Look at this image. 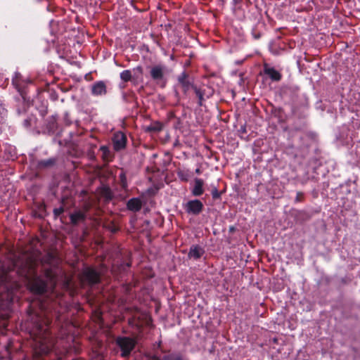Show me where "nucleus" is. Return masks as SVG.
<instances>
[{
  "instance_id": "nucleus-7",
  "label": "nucleus",
  "mask_w": 360,
  "mask_h": 360,
  "mask_svg": "<svg viewBox=\"0 0 360 360\" xmlns=\"http://www.w3.org/2000/svg\"><path fill=\"white\" fill-rule=\"evenodd\" d=\"M112 141L114 150L116 151H120L126 148L127 138L124 133L119 131L113 134Z\"/></svg>"
},
{
  "instance_id": "nucleus-32",
  "label": "nucleus",
  "mask_w": 360,
  "mask_h": 360,
  "mask_svg": "<svg viewBox=\"0 0 360 360\" xmlns=\"http://www.w3.org/2000/svg\"><path fill=\"white\" fill-rule=\"evenodd\" d=\"M304 200V194L302 191H297L295 199V202H301Z\"/></svg>"
},
{
  "instance_id": "nucleus-11",
  "label": "nucleus",
  "mask_w": 360,
  "mask_h": 360,
  "mask_svg": "<svg viewBox=\"0 0 360 360\" xmlns=\"http://www.w3.org/2000/svg\"><path fill=\"white\" fill-rule=\"evenodd\" d=\"M107 93L106 86L104 82L98 81L94 83L91 87V94L94 96H102Z\"/></svg>"
},
{
  "instance_id": "nucleus-3",
  "label": "nucleus",
  "mask_w": 360,
  "mask_h": 360,
  "mask_svg": "<svg viewBox=\"0 0 360 360\" xmlns=\"http://www.w3.org/2000/svg\"><path fill=\"white\" fill-rule=\"evenodd\" d=\"M117 346L120 349L121 356L126 358L130 356L135 348L136 342L134 339L127 336H118L115 339Z\"/></svg>"
},
{
  "instance_id": "nucleus-19",
  "label": "nucleus",
  "mask_w": 360,
  "mask_h": 360,
  "mask_svg": "<svg viewBox=\"0 0 360 360\" xmlns=\"http://www.w3.org/2000/svg\"><path fill=\"white\" fill-rule=\"evenodd\" d=\"M204 253V250L202 248L198 245L192 246L190 248L188 252V257L190 258H194L195 259H200Z\"/></svg>"
},
{
  "instance_id": "nucleus-29",
  "label": "nucleus",
  "mask_w": 360,
  "mask_h": 360,
  "mask_svg": "<svg viewBox=\"0 0 360 360\" xmlns=\"http://www.w3.org/2000/svg\"><path fill=\"white\" fill-rule=\"evenodd\" d=\"M222 192L219 191L217 187H214L212 190V197L214 200L221 199Z\"/></svg>"
},
{
  "instance_id": "nucleus-22",
  "label": "nucleus",
  "mask_w": 360,
  "mask_h": 360,
  "mask_svg": "<svg viewBox=\"0 0 360 360\" xmlns=\"http://www.w3.org/2000/svg\"><path fill=\"white\" fill-rule=\"evenodd\" d=\"M307 128V123L304 120H301L299 122H295L292 124V127L291 129V132L294 131H304Z\"/></svg>"
},
{
  "instance_id": "nucleus-8",
  "label": "nucleus",
  "mask_w": 360,
  "mask_h": 360,
  "mask_svg": "<svg viewBox=\"0 0 360 360\" xmlns=\"http://www.w3.org/2000/svg\"><path fill=\"white\" fill-rule=\"evenodd\" d=\"M148 360H188L187 356L179 352H170L165 353L162 356L153 355Z\"/></svg>"
},
{
  "instance_id": "nucleus-6",
  "label": "nucleus",
  "mask_w": 360,
  "mask_h": 360,
  "mask_svg": "<svg viewBox=\"0 0 360 360\" xmlns=\"http://www.w3.org/2000/svg\"><path fill=\"white\" fill-rule=\"evenodd\" d=\"M184 208L186 213L193 215L200 214L203 209V203L198 199L188 200L185 205Z\"/></svg>"
},
{
  "instance_id": "nucleus-1",
  "label": "nucleus",
  "mask_w": 360,
  "mask_h": 360,
  "mask_svg": "<svg viewBox=\"0 0 360 360\" xmlns=\"http://www.w3.org/2000/svg\"><path fill=\"white\" fill-rule=\"evenodd\" d=\"M37 262L27 258L13 263V269L0 272V311L3 318H8L11 307L17 293L21 288L20 283L13 279L14 274L27 281L29 290L36 295H44L50 292V296L30 303L27 309L28 320L32 324L30 335L34 341L33 360H50L48 354L54 347V340L49 330L52 321H60V316L65 309L62 307L63 296L55 291V278L51 270L46 271L51 287L47 281L37 274Z\"/></svg>"
},
{
  "instance_id": "nucleus-14",
  "label": "nucleus",
  "mask_w": 360,
  "mask_h": 360,
  "mask_svg": "<svg viewBox=\"0 0 360 360\" xmlns=\"http://www.w3.org/2000/svg\"><path fill=\"white\" fill-rule=\"evenodd\" d=\"M142 207V202L138 198H132L127 202V208L128 210L137 212L141 210Z\"/></svg>"
},
{
  "instance_id": "nucleus-17",
  "label": "nucleus",
  "mask_w": 360,
  "mask_h": 360,
  "mask_svg": "<svg viewBox=\"0 0 360 360\" xmlns=\"http://www.w3.org/2000/svg\"><path fill=\"white\" fill-rule=\"evenodd\" d=\"M58 129L57 119L55 116H51L48 118L46 122V130L49 134H53Z\"/></svg>"
},
{
  "instance_id": "nucleus-13",
  "label": "nucleus",
  "mask_w": 360,
  "mask_h": 360,
  "mask_svg": "<svg viewBox=\"0 0 360 360\" xmlns=\"http://www.w3.org/2000/svg\"><path fill=\"white\" fill-rule=\"evenodd\" d=\"M70 222L73 226L77 225L79 222H83L86 219V214L84 211H76L70 215Z\"/></svg>"
},
{
  "instance_id": "nucleus-28",
  "label": "nucleus",
  "mask_w": 360,
  "mask_h": 360,
  "mask_svg": "<svg viewBox=\"0 0 360 360\" xmlns=\"http://www.w3.org/2000/svg\"><path fill=\"white\" fill-rule=\"evenodd\" d=\"M177 175L181 181L185 182L188 181L190 177V175L188 174V172L186 171H179L177 172Z\"/></svg>"
},
{
  "instance_id": "nucleus-21",
  "label": "nucleus",
  "mask_w": 360,
  "mask_h": 360,
  "mask_svg": "<svg viewBox=\"0 0 360 360\" xmlns=\"http://www.w3.org/2000/svg\"><path fill=\"white\" fill-rule=\"evenodd\" d=\"M73 283L71 278L65 277L64 281L63 282V289L65 291L70 292L71 295L73 294L74 292V286Z\"/></svg>"
},
{
  "instance_id": "nucleus-35",
  "label": "nucleus",
  "mask_w": 360,
  "mask_h": 360,
  "mask_svg": "<svg viewBox=\"0 0 360 360\" xmlns=\"http://www.w3.org/2000/svg\"><path fill=\"white\" fill-rule=\"evenodd\" d=\"M26 110H27V108H26V106L25 104H23L22 107V108H18L16 111H17V113L18 115L20 116L24 113L26 112Z\"/></svg>"
},
{
  "instance_id": "nucleus-36",
  "label": "nucleus",
  "mask_w": 360,
  "mask_h": 360,
  "mask_svg": "<svg viewBox=\"0 0 360 360\" xmlns=\"http://www.w3.org/2000/svg\"><path fill=\"white\" fill-rule=\"evenodd\" d=\"M242 0H232V4L233 6H236L241 2Z\"/></svg>"
},
{
  "instance_id": "nucleus-34",
  "label": "nucleus",
  "mask_w": 360,
  "mask_h": 360,
  "mask_svg": "<svg viewBox=\"0 0 360 360\" xmlns=\"http://www.w3.org/2000/svg\"><path fill=\"white\" fill-rule=\"evenodd\" d=\"M73 360H84V359H73ZM91 360H105V359H104V356L102 354L98 353V354H95V356L92 358Z\"/></svg>"
},
{
  "instance_id": "nucleus-24",
  "label": "nucleus",
  "mask_w": 360,
  "mask_h": 360,
  "mask_svg": "<svg viewBox=\"0 0 360 360\" xmlns=\"http://www.w3.org/2000/svg\"><path fill=\"white\" fill-rule=\"evenodd\" d=\"M291 111L292 115L300 120V121L304 120L307 117V115L304 112L301 111L297 106H292Z\"/></svg>"
},
{
  "instance_id": "nucleus-30",
  "label": "nucleus",
  "mask_w": 360,
  "mask_h": 360,
  "mask_svg": "<svg viewBox=\"0 0 360 360\" xmlns=\"http://www.w3.org/2000/svg\"><path fill=\"white\" fill-rule=\"evenodd\" d=\"M65 211L63 205L60 206L58 208H54L53 210V217L55 219H57L60 215H61Z\"/></svg>"
},
{
  "instance_id": "nucleus-23",
  "label": "nucleus",
  "mask_w": 360,
  "mask_h": 360,
  "mask_svg": "<svg viewBox=\"0 0 360 360\" xmlns=\"http://www.w3.org/2000/svg\"><path fill=\"white\" fill-rule=\"evenodd\" d=\"M100 194L108 200H111L113 196L111 189L108 186H102L101 187Z\"/></svg>"
},
{
  "instance_id": "nucleus-31",
  "label": "nucleus",
  "mask_w": 360,
  "mask_h": 360,
  "mask_svg": "<svg viewBox=\"0 0 360 360\" xmlns=\"http://www.w3.org/2000/svg\"><path fill=\"white\" fill-rule=\"evenodd\" d=\"M105 226L107 229H108L112 233H117L119 230V228L113 222H110L108 224L105 225Z\"/></svg>"
},
{
  "instance_id": "nucleus-20",
  "label": "nucleus",
  "mask_w": 360,
  "mask_h": 360,
  "mask_svg": "<svg viewBox=\"0 0 360 360\" xmlns=\"http://www.w3.org/2000/svg\"><path fill=\"white\" fill-rule=\"evenodd\" d=\"M162 129L163 124H162V122L156 121L152 122L149 126H148L146 129V131L157 133L161 131Z\"/></svg>"
},
{
  "instance_id": "nucleus-37",
  "label": "nucleus",
  "mask_w": 360,
  "mask_h": 360,
  "mask_svg": "<svg viewBox=\"0 0 360 360\" xmlns=\"http://www.w3.org/2000/svg\"><path fill=\"white\" fill-rule=\"evenodd\" d=\"M195 173H196L197 174H201V170H200V168H197V169H195Z\"/></svg>"
},
{
  "instance_id": "nucleus-10",
  "label": "nucleus",
  "mask_w": 360,
  "mask_h": 360,
  "mask_svg": "<svg viewBox=\"0 0 360 360\" xmlns=\"http://www.w3.org/2000/svg\"><path fill=\"white\" fill-rule=\"evenodd\" d=\"M264 73L268 75L274 82H279L282 79V75L274 68L269 67L267 64L264 65Z\"/></svg>"
},
{
  "instance_id": "nucleus-5",
  "label": "nucleus",
  "mask_w": 360,
  "mask_h": 360,
  "mask_svg": "<svg viewBox=\"0 0 360 360\" xmlns=\"http://www.w3.org/2000/svg\"><path fill=\"white\" fill-rule=\"evenodd\" d=\"M30 81L23 77V76L18 72H15L12 78V84L15 89L18 91L23 101L25 100L26 91L25 89Z\"/></svg>"
},
{
  "instance_id": "nucleus-25",
  "label": "nucleus",
  "mask_w": 360,
  "mask_h": 360,
  "mask_svg": "<svg viewBox=\"0 0 360 360\" xmlns=\"http://www.w3.org/2000/svg\"><path fill=\"white\" fill-rule=\"evenodd\" d=\"M119 183L122 189L127 190L128 188L127 176L125 172L122 169V172L119 174Z\"/></svg>"
},
{
  "instance_id": "nucleus-40",
  "label": "nucleus",
  "mask_w": 360,
  "mask_h": 360,
  "mask_svg": "<svg viewBox=\"0 0 360 360\" xmlns=\"http://www.w3.org/2000/svg\"><path fill=\"white\" fill-rule=\"evenodd\" d=\"M137 69L139 70V71H141L142 70V68L141 67H138Z\"/></svg>"
},
{
  "instance_id": "nucleus-9",
  "label": "nucleus",
  "mask_w": 360,
  "mask_h": 360,
  "mask_svg": "<svg viewBox=\"0 0 360 360\" xmlns=\"http://www.w3.org/2000/svg\"><path fill=\"white\" fill-rule=\"evenodd\" d=\"M177 81L181 85L184 94H186L191 87L193 89L194 86L190 80L188 74L186 71H184L178 76Z\"/></svg>"
},
{
  "instance_id": "nucleus-2",
  "label": "nucleus",
  "mask_w": 360,
  "mask_h": 360,
  "mask_svg": "<svg viewBox=\"0 0 360 360\" xmlns=\"http://www.w3.org/2000/svg\"><path fill=\"white\" fill-rule=\"evenodd\" d=\"M79 279L82 285L93 286L101 281V274L95 268L86 266L79 274Z\"/></svg>"
},
{
  "instance_id": "nucleus-27",
  "label": "nucleus",
  "mask_w": 360,
  "mask_h": 360,
  "mask_svg": "<svg viewBox=\"0 0 360 360\" xmlns=\"http://www.w3.org/2000/svg\"><path fill=\"white\" fill-rule=\"evenodd\" d=\"M132 75L131 70H125L120 73V78L124 82H127L131 79Z\"/></svg>"
},
{
  "instance_id": "nucleus-12",
  "label": "nucleus",
  "mask_w": 360,
  "mask_h": 360,
  "mask_svg": "<svg viewBox=\"0 0 360 360\" xmlns=\"http://www.w3.org/2000/svg\"><path fill=\"white\" fill-rule=\"evenodd\" d=\"M204 181L200 178L194 179V186L191 190V193L195 197L200 196L204 193Z\"/></svg>"
},
{
  "instance_id": "nucleus-38",
  "label": "nucleus",
  "mask_w": 360,
  "mask_h": 360,
  "mask_svg": "<svg viewBox=\"0 0 360 360\" xmlns=\"http://www.w3.org/2000/svg\"><path fill=\"white\" fill-rule=\"evenodd\" d=\"M134 0H132V1H131V6H132L134 8H136V6L134 5Z\"/></svg>"
},
{
  "instance_id": "nucleus-26",
  "label": "nucleus",
  "mask_w": 360,
  "mask_h": 360,
  "mask_svg": "<svg viewBox=\"0 0 360 360\" xmlns=\"http://www.w3.org/2000/svg\"><path fill=\"white\" fill-rule=\"evenodd\" d=\"M193 89H194V91H195V94L197 96V98H198V105L200 106H202L203 105V101H205L204 99V95H205V93L204 91H202L201 89L197 88V86H193Z\"/></svg>"
},
{
  "instance_id": "nucleus-33",
  "label": "nucleus",
  "mask_w": 360,
  "mask_h": 360,
  "mask_svg": "<svg viewBox=\"0 0 360 360\" xmlns=\"http://www.w3.org/2000/svg\"><path fill=\"white\" fill-rule=\"evenodd\" d=\"M122 98L125 102H130L131 99L134 98V94L132 93L130 95L127 96L126 94H124Z\"/></svg>"
},
{
  "instance_id": "nucleus-16",
  "label": "nucleus",
  "mask_w": 360,
  "mask_h": 360,
  "mask_svg": "<svg viewBox=\"0 0 360 360\" xmlns=\"http://www.w3.org/2000/svg\"><path fill=\"white\" fill-rule=\"evenodd\" d=\"M56 158H51L46 160H41L37 162V168L39 169H48L53 167L56 163Z\"/></svg>"
},
{
  "instance_id": "nucleus-42",
  "label": "nucleus",
  "mask_w": 360,
  "mask_h": 360,
  "mask_svg": "<svg viewBox=\"0 0 360 360\" xmlns=\"http://www.w3.org/2000/svg\"><path fill=\"white\" fill-rule=\"evenodd\" d=\"M64 201H65V199H64V198H63V199H62V203H64Z\"/></svg>"
},
{
  "instance_id": "nucleus-41",
  "label": "nucleus",
  "mask_w": 360,
  "mask_h": 360,
  "mask_svg": "<svg viewBox=\"0 0 360 360\" xmlns=\"http://www.w3.org/2000/svg\"><path fill=\"white\" fill-rule=\"evenodd\" d=\"M127 266H131V264H130V263H127Z\"/></svg>"
},
{
  "instance_id": "nucleus-39",
  "label": "nucleus",
  "mask_w": 360,
  "mask_h": 360,
  "mask_svg": "<svg viewBox=\"0 0 360 360\" xmlns=\"http://www.w3.org/2000/svg\"><path fill=\"white\" fill-rule=\"evenodd\" d=\"M259 37H260V36H259V35H255V39H259Z\"/></svg>"
},
{
  "instance_id": "nucleus-18",
  "label": "nucleus",
  "mask_w": 360,
  "mask_h": 360,
  "mask_svg": "<svg viewBox=\"0 0 360 360\" xmlns=\"http://www.w3.org/2000/svg\"><path fill=\"white\" fill-rule=\"evenodd\" d=\"M100 151L102 153L101 158L105 162H111L114 158L112 153L107 146H101Z\"/></svg>"
},
{
  "instance_id": "nucleus-15",
  "label": "nucleus",
  "mask_w": 360,
  "mask_h": 360,
  "mask_svg": "<svg viewBox=\"0 0 360 360\" xmlns=\"http://www.w3.org/2000/svg\"><path fill=\"white\" fill-rule=\"evenodd\" d=\"M37 118L33 114H28L26 115V117L22 120V126L27 129H30L32 127H35L37 124Z\"/></svg>"
},
{
  "instance_id": "nucleus-4",
  "label": "nucleus",
  "mask_w": 360,
  "mask_h": 360,
  "mask_svg": "<svg viewBox=\"0 0 360 360\" xmlns=\"http://www.w3.org/2000/svg\"><path fill=\"white\" fill-rule=\"evenodd\" d=\"M150 75L151 79L161 88H165L167 84L165 78V67L156 65L150 68Z\"/></svg>"
}]
</instances>
